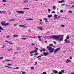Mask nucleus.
<instances>
[{"instance_id": "obj_1", "label": "nucleus", "mask_w": 74, "mask_h": 74, "mask_svg": "<svg viewBox=\"0 0 74 74\" xmlns=\"http://www.w3.org/2000/svg\"><path fill=\"white\" fill-rule=\"evenodd\" d=\"M47 48L49 50V52L50 53H52L54 51H55V49L52 47H50L49 46H47Z\"/></svg>"}, {"instance_id": "obj_2", "label": "nucleus", "mask_w": 74, "mask_h": 74, "mask_svg": "<svg viewBox=\"0 0 74 74\" xmlns=\"http://www.w3.org/2000/svg\"><path fill=\"white\" fill-rule=\"evenodd\" d=\"M60 35H54V39L58 40L60 38Z\"/></svg>"}, {"instance_id": "obj_3", "label": "nucleus", "mask_w": 74, "mask_h": 74, "mask_svg": "<svg viewBox=\"0 0 74 74\" xmlns=\"http://www.w3.org/2000/svg\"><path fill=\"white\" fill-rule=\"evenodd\" d=\"M9 23H1L2 26H6L7 25H9Z\"/></svg>"}, {"instance_id": "obj_4", "label": "nucleus", "mask_w": 74, "mask_h": 74, "mask_svg": "<svg viewBox=\"0 0 74 74\" xmlns=\"http://www.w3.org/2000/svg\"><path fill=\"white\" fill-rule=\"evenodd\" d=\"M16 12H17L18 14H24V12H25L23 11H16Z\"/></svg>"}, {"instance_id": "obj_5", "label": "nucleus", "mask_w": 74, "mask_h": 74, "mask_svg": "<svg viewBox=\"0 0 74 74\" xmlns=\"http://www.w3.org/2000/svg\"><path fill=\"white\" fill-rule=\"evenodd\" d=\"M43 54L44 56H48V54H49V53L48 52H44L43 53Z\"/></svg>"}, {"instance_id": "obj_6", "label": "nucleus", "mask_w": 74, "mask_h": 74, "mask_svg": "<svg viewBox=\"0 0 74 74\" xmlns=\"http://www.w3.org/2000/svg\"><path fill=\"white\" fill-rule=\"evenodd\" d=\"M60 49V48L58 47L54 51V52H55V53L57 52L58 51H59Z\"/></svg>"}, {"instance_id": "obj_7", "label": "nucleus", "mask_w": 74, "mask_h": 74, "mask_svg": "<svg viewBox=\"0 0 74 74\" xmlns=\"http://www.w3.org/2000/svg\"><path fill=\"white\" fill-rule=\"evenodd\" d=\"M65 42H64V43H70V41L68 40L67 39H65L64 40Z\"/></svg>"}, {"instance_id": "obj_8", "label": "nucleus", "mask_w": 74, "mask_h": 74, "mask_svg": "<svg viewBox=\"0 0 74 74\" xmlns=\"http://www.w3.org/2000/svg\"><path fill=\"white\" fill-rule=\"evenodd\" d=\"M52 73H55V74H57V73H58V71H57L56 70H53Z\"/></svg>"}, {"instance_id": "obj_9", "label": "nucleus", "mask_w": 74, "mask_h": 74, "mask_svg": "<svg viewBox=\"0 0 74 74\" xmlns=\"http://www.w3.org/2000/svg\"><path fill=\"white\" fill-rule=\"evenodd\" d=\"M49 37L50 38H52V39H55V35L50 36H49Z\"/></svg>"}, {"instance_id": "obj_10", "label": "nucleus", "mask_w": 74, "mask_h": 74, "mask_svg": "<svg viewBox=\"0 0 74 74\" xmlns=\"http://www.w3.org/2000/svg\"><path fill=\"white\" fill-rule=\"evenodd\" d=\"M19 26L20 27H23V28H26L27 27V26H25L24 25H19Z\"/></svg>"}, {"instance_id": "obj_11", "label": "nucleus", "mask_w": 74, "mask_h": 74, "mask_svg": "<svg viewBox=\"0 0 74 74\" xmlns=\"http://www.w3.org/2000/svg\"><path fill=\"white\" fill-rule=\"evenodd\" d=\"M37 28L38 29H39L40 30H42V29L43 28L42 27H38Z\"/></svg>"}, {"instance_id": "obj_12", "label": "nucleus", "mask_w": 74, "mask_h": 74, "mask_svg": "<svg viewBox=\"0 0 74 74\" xmlns=\"http://www.w3.org/2000/svg\"><path fill=\"white\" fill-rule=\"evenodd\" d=\"M58 3H64V1L62 0L61 1H58Z\"/></svg>"}, {"instance_id": "obj_13", "label": "nucleus", "mask_w": 74, "mask_h": 74, "mask_svg": "<svg viewBox=\"0 0 74 74\" xmlns=\"http://www.w3.org/2000/svg\"><path fill=\"white\" fill-rule=\"evenodd\" d=\"M63 38H61L59 39V41H58V42H60L61 41H63Z\"/></svg>"}, {"instance_id": "obj_14", "label": "nucleus", "mask_w": 74, "mask_h": 74, "mask_svg": "<svg viewBox=\"0 0 74 74\" xmlns=\"http://www.w3.org/2000/svg\"><path fill=\"white\" fill-rule=\"evenodd\" d=\"M25 20H26V21H30V20H33V19L32 18H29L26 19Z\"/></svg>"}, {"instance_id": "obj_15", "label": "nucleus", "mask_w": 74, "mask_h": 74, "mask_svg": "<svg viewBox=\"0 0 74 74\" xmlns=\"http://www.w3.org/2000/svg\"><path fill=\"white\" fill-rule=\"evenodd\" d=\"M67 61L66 62V63H68V62H71V60H70V59H68L67 60Z\"/></svg>"}, {"instance_id": "obj_16", "label": "nucleus", "mask_w": 74, "mask_h": 74, "mask_svg": "<svg viewBox=\"0 0 74 74\" xmlns=\"http://www.w3.org/2000/svg\"><path fill=\"white\" fill-rule=\"evenodd\" d=\"M19 37V35H13V37L15 38V37Z\"/></svg>"}, {"instance_id": "obj_17", "label": "nucleus", "mask_w": 74, "mask_h": 74, "mask_svg": "<svg viewBox=\"0 0 74 74\" xmlns=\"http://www.w3.org/2000/svg\"><path fill=\"white\" fill-rule=\"evenodd\" d=\"M23 3H28L29 2V1L27 0H25L23 1Z\"/></svg>"}, {"instance_id": "obj_18", "label": "nucleus", "mask_w": 74, "mask_h": 74, "mask_svg": "<svg viewBox=\"0 0 74 74\" xmlns=\"http://www.w3.org/2000/svg\"><path fill=\"white\" fill-rule=\"evenodd\" d=\"M52 16V14L48 15V18H51Z\"/></svg>"}, {"instance_id": "obj_19", "label": "nucleus", "mask_w": 74, "mask_h": 74, "mask_svg": "<svg viewBox=\"0 0 74 74\" xmlns=\"http://www.w3.org/2000/svg\"><path fill=\"white\" fill-rule=\"evenodd\" d=\"M38 38H39V41H42L41 39V38H40V36H38Z\"/></svg>"}, {"instance_id": "obj_20", "label": "nucleus", "mask_w": 74, "mask_h": 74, "mask_svg": "<svg viewBox=\"0 0 74 74\" xmlns=\"http://www.w3.org/2000/svg\"><path fill=\"white\" fill-rule=\"evenodd\" d=\"M53 10H55V9H56V6H55V5H54L53 6Z\"/></svg>"}, {"instance_id": "obj_21", "label": "nucleus", "mask_w": 74, "mask_h": 74, "mask_svg": "<svg viewBox=\"0 0 74 74\" xmlns=\"http://www.w3.org/2000/svg\"><path fill=\"white\" fill-rule=\"evenodd\" d=\"M0 30H4V29H3V28L1 27V26H0Z\"/></svg>"}, {"instance_id": "obj_22", "label": "nucleus", "mask_w": 74, "mask_h": 74, "mask_svg": "<svg viewBox=\"0 0 74 74\" xmlns=\"http://www.w3.org/2000/svg\"><path fill=\"white\" fill-rule=\"evenodd\" d=\"M21 53L15 52L14 53V54H15V55H16V54H18V53Z\"/></svg>"}, {"instance_id": "obj_23", "label": "nucleus", "mask_w": 74, "mask_h": 74, "mask_svg": "<svg viewBox=\"0 0 74 74\" xmlns=\"http://www.w3.org/2000/svg\"><path fill=\"white\" fill-rule=\"evenodd\" d=\"M49 46L50 47H52L53 46V44H49Z\"/></svg>"}, {"instance_id": "obj_24", "label": "nucleus", "mask_w": 74, "mask_h": 74, "mask_svg": "<svg viewBox=\"0 0 74 74\" xmlns=\"http://www.w3.org/2000/svg\"><path fill=\"white\" fill-rule=\"evenodd\" d=\"M34 53L36 52H36H38V51L37 50H34Z\"/></svg>"}, {"instance_id": "obj_25", "label": "nucleus", "mask_w": 74, "mask_h": 74, "mask_svg": "<svg viewBox=\"0 0 74 74\" xmlns=\"http://www.w3.org/2000/svg\"><path fill=\"white\" fill-rule=\"evenodd\" d=\"M48 20V19L47 18H45L43 19V21H47Z\"/></svg>"}, {"instance_id": "obj_26", "label": "nucleus", "mask_w": 74, "mask_h": 74, "mask_svg": "<svg viewBox=\"0 0 74 74\" xmlns=\"http://www.w3.org/2000/svg\"><path fill=\"white\" fill-rule=\"evenodd\" d=\"M66 39H69L70 38H69V35H68L66 38Z\"/></svg>"}, {"instance_id": "obj_27", "label": "nucleus", "mask_w": 74, "mask_h": 74, "mask_svg": "<svg viewBox=\"0 0 74 74\" xmlns=\"http://www.w3.org/2000/svg\"><path fill=\"white\" fill-rule=\"evenodd\" d=\"M39 54V53H35L34 55H38Z\"/></svg>"}, {"instance_id": "obj_28", "label": "nucleus", "mask_w": 74, "mask_h": 74, "mask_svg": "<svg viewBox=\"0 0 74 74\" xmlns=\"http://www.w3.org/2000/svg\"><path fill=\"white\" fill-rule=\"evenodd\" d=\"M58 74H63V73H62V72L59 71V72L58 73Z\"/></svg>"}, {"instance_id": "obj_29", "label": "nucleus", "mask_w": 74, "mask_h": 74, "mask_svg": "<svg viewBox=\"0 0 74 74\" xmlns=\"http://www.w3.org/2000/svg\"><path fill=\"white\" fill-rule=\"evenodd\" d=\"M42 51H44V52H45L46 51V49L45 48H43L42 49Z\"/></svg>"}, {"instance_id": "obj_30", "label": "nucleus", "mask_w": 74, "mask_h": 74, "mask_svg": "<svg viewBox=\"0 0 74 74\" xmlns=\"http://www.w3.org/2000/svg\"><path fill=\"white\" fill-rule=\"evenodd\" d=\"M1 12H5V11H0V13H1Z\"/></svg>"}, {"instance_id": "obj_31", "label": "nucleus", "mask_w": 74, "mask_h": 74, "mask_svg": "<svg viewBox=\"0 0 74 74\" xmlns=\"http://www.w3.org/2000/svg\"><path fill=\"white\" fill-rule=\"evenodd\" d=\"M5 60L6 61H12V60H7V59H5Z\"/></svg>"}, {"instance_id": "obj_32", "label": "nucleus", "mask_w": 74, "mask_h": 74, "mask_svg": "<svg viewBox=\"0 0 74 74\" xmlns=\"http://www.w3.org/2000/svg\"><path fill=\"white\" fill-rule=\"evenodd\" d=\"M61 72L62 73H64V70H62L61 71Z\"/></svg>"}, {"instance_id": "obj_33", "label": "nucleus", "mask_w": 74, "mask_h": 74, "mask_svg": "<svg viewBox=\"0 0 74 74\" xmlns=\"http://www.w3.org/2000/svg\"><path fill=\"white\" fill-rule=\"evenodd\" d=\"M2 2H3V3H4V2H7V1L5 0H3Z\"/></svg>"}, {"instance_id": "obj_34", "label": "nucleus", "mask_w": 74, "mask_h": 74, "mask_svg": "<svg viewBox=\"0 0 74 74\" xmlns=\"http://www.w3.org/2000/svg\"><path fill=\"white\" fill-rule=\"evenodd\" d=\"M68 12L69 13H72V12H73V11H72L71 10H69L68 11Z\"/></svg>"}, {"instance_id": "obj_35", "label": "nucleus", "mask_w": 74, "mask_h": 74, "mask_svg": "<svg viewBox=\"0 0 74 74\" xmlns=\"http://www.w3.org/2000/svg\"><path fill=\"white\" fill-rule=\"evenodd\" d=\"M60 36V37H62V38H63V37H64V35H61Z\"/></svg>"}, {"instance_id": "obj_36", "label": "nucleus", "mask_w": 74, "mask_h": 74, "mask_svg": "<svg viewBox=\"0 0 74 74\" xmlns=\"http://www.w3.org/2000/svg\"><path fill=\"white\" fill-rule=\"evenodd\" d=\"M47 74V72H43L42 73H41V74Z\"/></svg>"}, {"instance_id": "obj_37", "label": "nucleus", "mask_w": 74, "mask_h": 74, "mask_svg": "<svg viewBox=\"0 0 74 74\" xmlns=\"http://www.w3.org/2000/svg\"><path fill=\"white\" fill-rule=\"evenodd\" d=\"M19 67H17L16 68H14V69H19Z\"/></svg>"}, {"instance_id": "obj_38", "label": "nucleus", "mask_w": 74, "mask_h": 74, "mask_svg": "<svg viewBox=\"0 0 74 74\" xmlns=\"http://www.w3.org/2000/svg\"><path fill=\"white\" fill-rule=\"evenodd\" d=\"M22 40H26V38H21Z\"/></svg>"}, {"instance_id": "obj_39", "label": "nucleus", "mask_w": 74, "mask_h": 74, "mask_svg": "<svg viewBox=\"0 0 74 74\" xmlns=\"http://www.w3.org/2000/svg\"><path fill=\"white\" fill-rule=\"evenodd\" d=\"M24 9H27V10H29V8H23Z\"/></svg>"}, {"instance_id": "obj_40", "label": "nucleus", "mask_w": 74, "mask_h": 74, "mask_svg": "<svg viewBox=\"0 0 74 74\" xmlns=\"http://www.w3.org/2000/svg\"><path fill=\"white\" fill-rule=\"evenodd\" d=\"M58 16L56 14H55L54 15V17H57V16Z\"/></svg>"}, {"instance_id": "obj_41", "label": "nucleus", "mask_w": 74, "mask_h": 74, "mask_svg": "<svg viewBox=\"0 0 74 74\" xmlns=\"http://www.w3.org/2000/svg\"><path fill=\"white\" fill-rule=\"evenodd\" d=\"M7 65L8 66H12L13 65L11 64H8Z\"/></svg>"}, {"instance_id": "obj_42", "label": "nucleus", "mask_w": 74, "mask_h": 74, "mask_svg": "<svg viewBox=\"0 0 74 74\" xmlns=\"http://www.w3.org/2000/svg\"><path fill=\"white\" fill-rule=\"evenodd\" d=\"M34 48L36 51H37V50L38 49V48H37V47H35Z\"/></svg>"}, {"instance_id": "obj_43", "label": "nucleus", "mask_w": 74, "mask_h": 74, "mask_svg": "<svg viewBox=\"0 0 74 74\" xmlns=\"http://www.w3.org/2000/svg\"><path fill=\"white\" fill-rule=\"evenodd\" d=\"M20 49H21V48L20 47H18L17 48V50H19Z\"/></svg>"}, {"instance_id": "obj_44", "label": "nucleus", "mask_w": 74, "mask_h": 74, "mask_svg": "<svg viewBox=\"0 0 74 74\" xmlns=\"http://www.w3.org/2000/svg\"><path fill=\"white\" fill-rule=\"evenodd\" d=\"M61 27H64V25H61Z\"/></svg>"}, {"instance_id": "obj_45", "label": "nucleus", "mask_w": 74, "mask_h": 74, "mask_svg": "<svg viewBox=\"0 0 74 74\" xmlns=\"http://www.w3.org/2000/svg\"><path fill=\"white\" fill-rule=\"evenodd\" d=\"M34 53V51H31L30 52V54H31V53Z\"/></svg>"}, {"instance_id": "obj_46", "label": "nucleus", "mask_w": 74, "mask_h": 74, "mask_svg": "<svg viewBox=\"0 0 74 74\" xmlns=\"http://www.w3.org/2000/svg\"><path fill=\"white\" fill-rule=\"evenodd\" d=\"M8 42L9 44H11V45H12L13 44V43H12L11 42Z\"/></svg>"}, {"instance_id": "obj_47", "label": "nucleus", "mask_w": 74, "mask_h": 74, "mask_svg": "<svg viewBox=\"0 0 74 74\" xmlns=\"http://www.w3.org/2000/svg\"><path fill=\"white\" fill-rule=\"evenodd\" d=\"M52 14H55V11H53L52 12Z\"/></svg>"}, {"instance_id": "obj_48", "label": "nucleus", "mask_w": 74, "mask_h": 74, "mask_svg": "<svg viewBox=\"0 0 74 74\" xmlns=\"http://www.w3.org/2000/svg\"><path fill=\"white\" fill-rule=\"evenodd\" d=\"M12 48H11L10 49H8V51H11V50H12Z\"/></svg>"}, {"instance_id": "obj_49", "label": "nucleus", "mask_w": 74, "mask_h": 74, "mask_svg": "<svg viewBox=\"0 0 74 74\" xmlns=\"http://www.w3.org/2000/svg\"><path fill=\"white\" fill-rule=\"evenodd\" d=\"M29 38H33V37L32 36H29Z\"/></svg>"}, {"instance_id": "obj_50", "label": "nucleus", "mask_w": 74, "mask_h": 74, "mask_svg": "<svg viewBox=\"0 0 74 74\" xmlns=\"http://www.w3.org/2000/svg\"><path fill=\"white\" fill-rule=\"evenodd\" d=\"M60 12H61V13H62V12H63V10H60Z\"/></svg>"}, {"instance_id": "obj_51", "label": "nucleus", "mask_w": 74, "mask_h": 74, "mask_svg": "<svg viewBox=\"0 0 74 74\" xmlns=\"http://www.w3.org/2000/svg\"><path fill=\"white\" fill-rule=\"evenodd\" d=\"M25 72H24V71H22V74H25Z\"/></svg>"}, {"instance_id": "obj_52", "label": "nucleus", "mask_w": 74, "mask_h": 74, "mask_svg": "<svg viewBox=\"0 0 74 74\" xmlns=\"http://www.w3.org/2000/svg\"><path fill=\"white\" fill-rule=\"evenodd\" d=\"M37 62H36L35 63V65H37Z\"/></svg>"}, {"instance_id": "obj_53", "label": "nucleus", "mask_w": 74, "mask_h": 74, "mask_svg": "<svg viewBox=\"0 0 74 74\" xmlns=\"http://www.w3.org/2000/svg\"><path fill=\"white\" fill-rule=\"evenodd\" d=\"M41 56H38V57H37V58H40V57H41Z\"/></svg>"}, {"instance_id": "obj_54", "label": "nucleus", "mask_w": 74, "mask_h": 74, "mask_svg": "<svg viewBox=\"0 0 74 74\" xmlns=\"http://www.w3.org/2000/svg\"><path fill=\"white\" fill-rule=\"evenodd\" d=\"M48 12H51V9H48Z\"/></svg>"}, {"instance_id": "obj_55", "label": "nucleus", "mask_w": 74, "mask_h": 74, "mask_svg": "<svg viewBox=\"0 0 74 74\" xmlns=\"http://www.w3.org/2000/svg\"><path fill=\"white\" fill-rule=\"evenodd\" d=\"M65 5V4L64 3V4H62V5H61V6H63V5Z\"/></svg>"}, {"instance_id": "obj_56", "label": "nucleus", "mask_w": 74, "mask_h": 74, "mask_svg": "<svg viewBox=\"0 0 74 74\" xmlns=\"http://www.w3.org/2000/svg\"><path fill=\"white\" fill-rule=\"evenodd\" d=\"M34 45H35L34 44V43H32V45L33 46Z\"/></svg>"}, {"instance_id": "obj_57", "label": "nucleus", "mask_w": 74, "mask_h": 74, "mask_svg": "<svg viewBox=\"0 0 74 74\" xmlns=\"http://www.w3.org/2000/svg\"><path fill=\"white\" fill-rule=\"evenodd\" d=\"M53 42V43H54V44H56V42H55V41H54Z\"/></svg>"}, {"instance_id": "obj_58", "label": "nucleus", "mask_w": 74, "mask_h": 74, "mask_svg": "<svg viewBox=\"0 0 74 74\" xmlns=\"http://www.w3.org/2000/svg\"><path fill=\"white\" fill-rule=\"evenodd\" d=\"M3 59V57H0V59Z\"/></svg>"}, {"instance_id": "obj_59", "label": "nucleus", "mask_w": 74, "mask_h": 74, "mask_svg": "<svg viewBox=\"0 0 74 74\" xmlns=\"http://www.w3.org/2000/svg\"><path fill=\"white\" fill-rule=\"evenodd\" d=\"M9 37H10V36H6V38H9Z\"/></svg>"}, {"instance_id": "obj_60", "label": "nucleus", "mask_w": 74, "mask_h": 74, "mask_svg": "<svg viewBox=\"0 0 74 74\" xmlns=\"http://www.w3.org/2000/svg\"><path fill=\"white\" fill-rule=\"evenodd\" d=\"M31 69L32 70H33V69H34V67H32Z\"/></svg>"}, {"instance_id": "obj_61", "label": "nucleus", "mask_w": 74, "mask_h": 74, "mask_svg": "<svg viewBox=\"0 0 74 74\" xmlns=\"http://www.w3.org/2000/svg\"><path fill=\"white\" fill-rule=\"evenodd\" d=\"M45 22H46V23L48 22V21L47 20H46L45 21Z\"/></svg>"}, {"instance_id": "obj_62", "label": "nucleus", "mask_w": 74, "mask_h": 74, "mask_svg": "<svg viewBox=\"0 0 74 74\" xmlns=\"http://www.w3.org/2000/svg\"><path fill=\"white\" fill-rule=\"evenodd\" d=\"M70 59H72V57L71 56L70 57Z\"/></svg>"}, {"instance_id": "obj_63", "label": "nucleus", "mask_w": 74, "mask_h": 74, "mask_svg": "<svg viewBox=\"0 0 74 74\" xmlns=\"http://www.w3.org/2000/svg\"><path fill=\"white\" fill-rule=\"evenodd\" d=\"M5 47V45H3L2 47V48H4Z\"/></svg>"}, {"instance_id": "obj_64", "label": "nucleus", "mask_w": 74, "mask_h": 74, "mask_svg": "<svg viewBox=\"0 0 74 74\" xmlns=\"http://www.w3.org/2000/svg\"><path fill=\"white\" fill-rule=\"evenodd\" d=\"M41 58H40L38 59V60H41Z\"/></svg>"}]
</instances>
